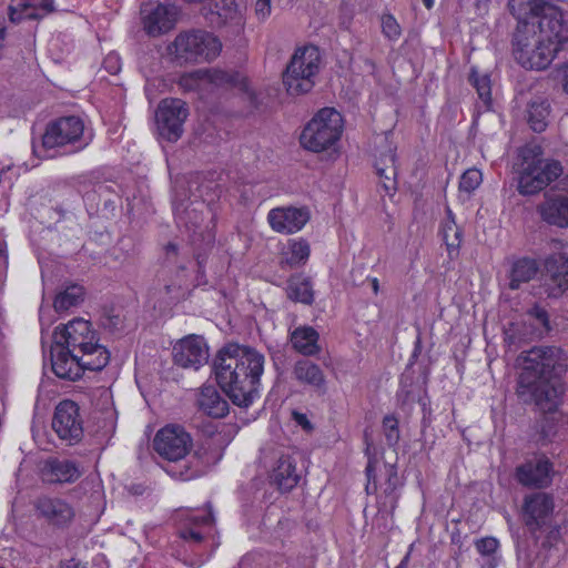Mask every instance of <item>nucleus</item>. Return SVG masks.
I'll list each match as a JSON object with an SVG mask.
<instances>
[{"label":"nucleus","instance_id":"nucleus-56","mask_svg":"<svg viewBox=\"0 0 568 568\" xmlns=\"http://www.w3.org/2000/svg\"><path fill=\"white\" fill-rule=\"evenodd\" d=\"M165 250H166V253L168 254H176L178 253V246L173 243H169L166 246H165Z\"/></svg>","mask_w":568,"mask_h":568},{"label":"nucleus","instance_id":"nucleus-38","mask_svg":"<svg viewBox=\"0 0 568 568\" xmlns=\"http://www.w3.org/2000/svg\"><path fill=\"white\" fill-rule=\"evenodd\" d=\"M469 82L476 89L479 98L485 102H490L491 88L488 74H479L475 69H471L469 74Z\"/></svg>","mask_w":568,"mask_h":568},{"label":"nucleus","instance_id":"nucleus-10","mask_svg":"<svg viewBox=\"0 0 568 568\" xmlns=\"http://www.w3.org/2000/svg\"><path fill=\"white\" fill-rule=\"evenodd\" d=\"M98 353L94 358H88L53 342L51 346L52 371L60 378L77 381L82 377L85 369L101 371L105 367L103 352L98 351Z\"/></svg>","mask_w":568,"mask_h":568},{"label":"nucleus","instance_id":"nucleus-55","mask_svg":"<svg viewBox=\"0 0 568 568\" xmlns=\"http://www.w3.org/2000/svg\"><path fill=\"white\" fill-rule=\"evenodd\" d=\"M6 260L0 255V282L3 280L6 275Z\"/></svg>","mask_w":568,"mask_h":568},{"label":"nucleus","instance_id":"nucleus-59","mask_svg":"<svg viewBox=\"0 0 568 568\" xmlns=\"http://www.w3.org/2000/svg\"><path fill=\"white\" fill-rule=\"evenodd\" d=\"M4 36H6V31L3 28H0V50L2 49L3 47V41H4Z\"/></svg>","mask_w":568,"mask_h":568},{"label":"nucleus","instance_id":"nucleus-29","mask_svg":"<svg viewBox=\"0 0 568 568\" xmlns=\"http://www.w3.org/2000/svg\"><path fill=\"white\" fill-rule=\"evenodd\" d=\"M320 334L312 326H300L291 333L292 347L304 356H315L321 352Z\"/></svg>","mask_w":568,"mask_h":568},{"label":"nucleus","instance_id":"nucleus-28","mask_svg":"<svg viewBox=\"0 0 568 568\" xmlns=\"http://www.w3.org/2000/svg\"><path fill=\"white\" fill-rule=\"evenodd\" d=\"M294 378L301 384L308 385L317 390H324L326 386V378L321 367L303 358L294 364L293 372Z\"/></svg>","mask_w":568,"mask_h":568},{"label":"nucleus","instance_id":"nucleus-44","mask_svg":"<svg viewBox=\"0 0 568 568\" xmlns=\"http://www.w3.org/2000/svg\"><path fill=\"white\" fill-rule=\"evenodd\" d=\"M100 321L102 327L111 333L119 332L123 327V321L120 314H116L113 311H105Z\"/></svg>","mask_w":568,"mask_h":568},{"label":"nucleus","instance_id":"nucleus-46","mask_svg":"<svg viewBox=\"0 0 568 568\" xmlns=\"http://www.w3.org/2000/svg\"><path fill=\"white\" fill-rule=\"evenodd\" d=\"M378 466V460L374 458H369L365 473L367 477L366 491L367 494H375L377 490V480H376V470Z\"/></svg>","mask_w":568,"mask_h":568},{"label":"nucleus","instance_id":"nucleus-40","mask_svg":"<svg viewBox=\"0 0 568 568\" xmlns=\"http://www.w3.org/2000/svg\"><path fill=\"white\" fill-rule=\"evenodd\" d=\"M483 182V174L477 169H468L466 170L459 181V191L471 193L474 192Z\"/></svg>","mask_w":568,"mask_h":568},{"label":"nucleus","instance_id":"nucleus-50","mask_svg":"<svg viewBox=\"0 0 568 568\" xmlns=\"http://www.w3.org/2000/svg\"><path fill=\"white\" fill-rule=\"evenodd\" d=\"M180 537L184 540H192L195 544H200L203 540V536L193 529H183L180 531Z\"/></svg>","mask_w":568,"mask_h":568},{"label":"nucleus","instance_id":"nucleus-6","mask_svg":"<svg viewBox=\"0 0 568 568\" xmlns=\"http://www.w3.org/2000/svg\"><path fill=\"white\" fill-rule=\"evenodd\" d=\"M559 51L558 43L537 36L535 24L518 26L514 34L515 59L526 69H546Z\"/></svg>","mask_w":568,"mask_h":568},{"label":"nucleus","instance_id":"nucleus-49","mask_svg":"<svg viewBox=\"0 0 568 568\" xmlns=\"http://www.w3.org/2000/svg\"><path fill=\"white\" fill-rule=\"evenodd\" d=\"M255 13L260 20H265L271 13V0H256Z\"/></svg>","mask_w":568,"mask_h":568},{"label":"nucleus","instance_id":"nucleus-14","mask_svg":"<svg viewBox=\"0 0 568 568\" xmlns=\"http://www.w3.org/2000/svg\"><path fill=\"white\" fill-rule=\"evenodd\" d=\"M84 125L78 116H64L50 123L42 136L44 149L61 148L77 142L83 134Z\"/></svg>","mask_w":568,"mask_h":568},{"label":"nucleus","instance_id":"nucleus-52","mask_svg":"<svg viewBox=\"0 0 568 568\" xmlns=\"http://www.w3.org/2000/svg\"><path fill=\"white\" fill-rule=\"evenodd\" d=\"M496 566H497V560H496L495 556L486 557V561L483 562V565H481L483 568H496Z\"/></svg>","mask_w":568,"mask_h":568},{"label":"nucleus","instance_id":"nucleus-3","mask_svg":"<svg viewBox=\"0 0 568 568\" xmlns=\"http://www.w3.org/2000/svg\"><path fill=\"white\" fill-rule=\"evenodd\" d=\"M193 446L191 435L184 427L170 424L159 429L153 438V448L156 454L170 465L165 471L181 480H190L200 475V468L192 462L185 460Z\"/></svg>","mask_w":568,"mask_h":568},{"label":"nucleus","instance_id":"nucleus-63","mask_svg":"<svg viewBox=\"0 0 568 568\" xmlns=\"http://www.w3.org/2000/svg\"><path fill=\"white\" fill-rule=\"evenodd\" d=\"M557 535H558V530H552V531L550 532V537H551V538H555Z\"/></svg>","mask_w":568,"mask_h":568},{"label":"nucleus","instance_id":"nucleus-21","mask_svg":"<svg viewBox=\"0 0 568 568\" xmlns=\"http://www.w3.org/2000/svg\"><path fill=\"white\" fill-rule=\"evenodd\" d=\"M53 11V0H13L9 7V19L13 23L38 20Z\"/></svg>","mask_w":568,"mask_h":568},{"label":"nucleus","instance_id":"nucleus-33","mask_svg":"<svg viewBox=\"0 0 568 568\" xmlns=\"http://www.w3.org/2000/svg\"><path fill=\"white\" fill-rule=\"evenodd\" d=\"M550 103L542 98L531 100L527 105V122L535 132H544L548 125Z\"/></svg>","mask_w":568,"mask_h":568},{"label":"nucleus","instance_id":"nucleus-5","mask_svg":"<svg viewBox=\"0 0 568 568\" xmlns=\"http://www.w3.org/2000/svg\"><path fill=\"white\" fill-rule=\"evenodd\" d=\"M222 50L220 39L205 30L180 32L166 47L171 60L179 65L214 60Z\"/></svg>","mask_w":568,"mask_h":568},{"label":"nucleus","instance_id":"nucleus-31","mask_svg":"<svg viewBox=\"0 0 568 568\" xmlns=\"http://www.w3.org/2000/svg\"><path fill=\"white\" fill-rule=\"evenodd\" d=\"M539 266L532 258L524 257L513 263L509 272V288L518 290L525 283L531 281L538 273Z\"/></svg>","mask_w":568,"mask_h":568},{"label":"nucleus","instance_id":"nucleus-23","mask_svg":"<svg viewBox=\"0 0 568 568\" xmlns=\"http://www.w3.org/2000/svg\"><path fill=\"white\" fill-rule=\"evenodd\" d=\"M550 470L548 459L527 462L517 468V479L525 486L544 487L550 483Z\"/></svg>","mask_w":568,"mask_h":568},{"label":"nucleus","instance_id":"nucleus-37","mask_svg":"<svg viewBox=\"0 0 568 568\" xmlns=\"http://www.w3.org/2000/svg\"><path fill=\"white\" fill-rule=\"evenodd\" d=\"M310 253L311 248L307 241L303 239L290 241L288 250L285 253V257L282 260V263L291 267L298 266L306 263L310 257Z\"/></svg>","mask_w":568,"mask_h":568},{"label":"nucleus","instance_id":"nucleus-48","mask_svg":"<svg viewBox=\"0 0 568 568\" xmlns=\"http://www.w3.org/2000/svg\"><path fill=\"white\" fill-rule=\"evenodd\" d=\"M536 429L538 433L536 440L542 444H545L552 435V427L548 425V419L546 417H542L536 423Z\"/></svg>","mask_w":568,"mask_h":568},{"label":"nucleus","instance_id":"nucleus-36","mask_svg":"<svg viewBox=\"0 0 568 568\" xmlns=\"http://www.w3.org/2000/svg\"><path fill=\"white\" fill-rule=\"evenodd\" d=\"M204 81L206 85L236 87L244 82V78L239 72L213 69L204 70Z\"/></svg>","mask_w":568,"mask_h":568},{"label":"nucleus","instance_id":"nucleus-22","mask_svg":"<svg viewBox=\"0 0 568 568\" xmlns=\"http://www.w3.org/2000/svg\"><path fill=\"white\" fill-rule=\"evenodd\" d=\"M37 509L42 517L55 526H64L69 524L74 516L72 507L60 498H39L37 501Z\"/></svg>","mask_w":568,"mask_h":568},{"label":"nucleus","instance_id":"nucleus-62","mask_svg":"<svg viewBox=\"0 0 568 568\" xmlns=\"http://www.w3.org/2000/svg\"><path fill=\"white\" fill-rule=\"evenodd\" d=\"M111 62H118V59L116 57H113V55H109L105 60V64H109Z\"/></svg>","mask_w":568,"mask_h":568},{"label":"nucleus","instance_id":"nucleus-34","mask_svg":"<svg viewBox=\"0 0 568 568\" xmlns=\"http://www.w3.org/2000/svg\"><path fill=\"white\" fill-rule=\"evenodd\" d=\"M440 233L443 241L446 244L449 258H457L459 255L463 232L454 221L449 209L447 210V219L442 224Z\"/></svg>","mask_w":568,"mask_h":568},{"label":"nucleus","instance_id":"nucleus-53","mask_svg":"<svg viewBox=\"0 0 568 568\" xmlns=\"http://www.w3.org/2000/svg\"><path fill=\"white\" fill-rule=\"evenodd\" d=\"M295 420L302 425L303 427H308L310 422L307 420L306 416L304 414H297L295 413Z\"/></svg>","mask_w":568,"mask_h":568},{"label":"nucleus","instance_id":"nucleus-18","mask_svg":"<svg viewBox=\"0 0 568 568\" xmlns=\"http://www.w3.org/2000/svg\"><path fill=\"white\" fill-rule=\"evenodd\" d=\"M385 145L379 150L375 161L376 174L379 183L387 194H392L397 189V166L394 148L384 139Z\"/></svg>","mask_w":568,"mask_h":568},{"label":"nucleus","instance_id":"nucleus-19","mask_svg":"<svg viewBox=\"0 0 568 568\" xmlns=\"http://www.w3.org/2000/svg\"><path fill=\"white\" fill-rule=\"evenodd\" d=\"M538 18L537 36L547 42L548 40L557 42L558 49L560 50L566 41L561 12L547 2L545 4V11H541Z\"/></svg>","mask_w":568,"mask_h":568},{"label":"nucleus","instance_id":"nucleus-11","mask_svg":"<svg viewBox=\"0 0 568 568\" xmlns=\"http://www.w3.org/2000/svg\"><path fill=\"white\" fill-rule=\"evenodd\" d=\"M189 116L184 101L176 98L163 99L156 109L155 121L159 134L170 141H178L183 134V124Z\"/></svg>","mask_w":568,"mask_h":568},{"label":"nucleus","instance_id":"nucleus-24","mask_svg":"<svg viewBox=\"0 0 568 568\" xmlns=\"http://www.w3.org/2000/svg\"><path fill=\"white\" fill-rule=\"evenodd\" d=\"M538 212L544 221L559 227L568 226V195H546Z\"/></svg>","mask_w":568,"mask_h":568},{"label":"nucleus","instance_id":"nucleus-41","mask_svg":"<svg viewBox=\"0 0 568 568\" xmlns=\"http://www.w3.org/2000/svg\"><path fill=\"white\" fill-rule=\"evenodd\" d=\"M383 432L389 447H394L398 444L400 435L398 420L395 416L387 415L383 418Z\"/></svg>","mask_w":568,"mask_h":568},{"label":"nucleus","instance_id":"nucleus-26","mask_svg":"<svg viewBox=\"0 0 568 568\" xmlns=\"http://www.w3.org/2000/svg\"><path fill=\"white\" fill-rule=\"evenodd\" d=\"M271 478L281 490H292L300 480L294 458L290 455H281L273 468Z\"/></svg>","mask_w":568,"mask_h":568},{"label":"nucleus","instance_id":"nucleus-13","mask_svg":"<svg viewBox=\"0 0 568 568\" xmlns=\"http://www.w3.org/2000/svg\"><path fill=\"white\" fill-rule=\"evenodd\" d=\"M541 286L548 298H560L568 292V255L557 253L545 260Z\"/></svg>","mask_w":568,"mask_h":568},{"label":"nucleus","instance_id":"nucleus-51","mask_svg":"<svg viewBox=\"0 0 568 568\" xmlns=\"http://www.w3.org/2000/svg\"><path fill=\"white\" fill-rule=\"evenodd\" d=\"M191 521L194 525H210L213 521V516L211 513L200 516V517H193Z\"/></svg>","mask_w":568,"mask_h":568},{"label":"nucleus","instance_id":"nucleus-30","mask_svg":"<svg viewBox=\"0 0 568 568\" xmlns=\"http://www.w3.org/2000/svg\"><path fill=\"white\" fill-rule=\"evenodd\" d=\"M45 473L52 483H73L81 475L74 462L58 458L47 462Z\"/></svg>","mask_w":568,"mask_h":568},{"label":"nucleus","instance_id":"nucleus-17","mask_svg":"<svg viewBox=\"0 0 568 568\" xmlns=\"http://www.w3.org/2000/svg\"><path fill=\"white\" fill-rule=\"evenodd\" d=\"M308 220V211L296 207H276L271 210L267 215L271 227L284 234L298 232Z\"/></svg>","mask_w":568,"mask_h":568},{"label":"nucleus","instance_id":"nucleus-20","mask_svg":"<svg viewBox=\"0 0 568 568\" xmlns=\"http://www.w3.org/2000/svg\"><path fill=\"white\" fill-rule=\"evenodd\" d=\"M524 514L526 525L530 528L539 527L554 510L552 497L546 493H534L525 497Z\"/></svg>","mask_w":568,"mask_h":568},{"label":"nucleus","instance_id":"nucleus-64","mask_svg":"<svg viewBox=\"0 0 568 568\" xmlns=\"http://www.w3.org/2000/svg\"><path fill=\"white\" fill-rule=\"evenodd\" d=\"M65 568H79V564H75L72 567L68 565Z\"/></svg>","mask_w":568,"mask_h":568},{"label":"nucleus","instance_id":"nucleus-1","mask_svg":"<svg viewBox=\"0 0 568 568\" xmlns=\"http://www.w3.org/2000/svg\"><path fill=\"white\" fill-rule=\"evenodd\" d=\"M519 373L516 395L526 405L534 404L544 414L555 413L564 402V376L567 365L560 352L550 346H537L521 352L516 359Z\"/></svg>","mask_w":568,"mask_h":568},{"label":"nucleus","instance_id":"nucleus-8","mask_svg":"<svg viewBox=\"0 0 568 568\" xmlns=\"http://www.w3.org/2000/svg\"><path fill=\"white\" fill-rule=\"evenodd\" d=\"M321 53L315 45L300 48L293 54L283 74V83L292 95L310 92L314 84V78L320 71Z\"/></svg>","mask_w":568,"mask_h":568},{"label":"nucleus","instance_id":"nucleus-35","mask_svg":"<svg viewBox=\"0 0 568 568\" xmlns=\"http://www.w3.org/2000/svg\"><path fill=\"white\" fill-rule=\"evenodd\" d=\"M84 300V288L78 284L68 285L55 295L53 307L55 312H64L80 305Z\"/></svg>","mask_w":568,"mask_h":568},{"label":"nucleus","instance_id":"nucleus-9","mask_svg":"<svg viewBox=\"0 0 568 568\" xmlns=\"http://www.w3.org/2000/svg\"><path fill=\"white\" fill-rule=\"evenodd\" d=\"M53 341L88 358H94L99 354L98 351H101L105 356V366L110 361V353L98 343L97 333L91 329L90 322L82 318H75L63 327H57Z\"/></svg>","mask_w":568,"mask_h":568},{"label":"nucleus","instance_id":"nucleus-7","mask_svg":"<svg viewBox=\"0 0 568 568\" xmlns=\"http://www.w3.org/2000/svg\"><path fill=\"white\" fill-rule=\"evenodd\" d=\"M342 132V114L333 108H324L306 124L300 141L304 149L322 152L333 146L341 139Z\"/></svg>","mask_w":568,"mask_h":568},{"label":"nucleus","instance_id":"nucleus-25","mask_svg":"<svg viewBox=\"0 0 568 568\" xmlns=\"http://www.w3.org/2000/svg\"><path fill=\"white\" fill-rule=\"evenodd\" d=\"M207 18L212 24L226 26L229 23L242 26V17L235 0H207Z\"/></svg>","mask_w":568,"mask_h":568},{"label":"nucleus","instance_id":"nucleus-47","mask_svg":"<svg viewBox=\"0 0 568 568\" xmlns=\"http://www.w3.org/2000/svg\"><path fill=\"white\" fill-rule=\"evenodd\" d=\"M527 315L536 320L544 328L549 329V316L544 307L534 305L528 310Z\"/></svg>","mask_w":568,"mask_h":568},{"label":"nucleus","instance_id":"nucleus-4","mask_svg":"<svg viewBox=\"0 0 568 568\" xmlns=\"http://www.w3.org/2000/svg\"><path fill=\"white\" fill-rule=\"evenodd\" d=\"M518 192L532 195L562 174V165L556 160H544L541 148L528 144L519 151Z\"/></svg>","mask_w":568,"mask_h":568},{"label":"nucleus","instance_id":"nucleus-45","mask_svg":"<svg viewBox=\"0 0 568 568\" xmlns=\"http://www.w3.org/2000/svg\"><path fill=\"white\" fill-rule=\"evenodd\" d=\"M477 551L484 557H493L498 549L499 542L494 537H485L475 542Z\"/></svg>","mask_w":568,"mask_h":568},{"label":"nucleus","instance_id":"nucleus-58","mask_svg":"<svg viewBox=\"0 0 568 568\" xmlns=\"http://www.w3.org/2000/svg\"><path fill=\"white\" fill-rule=\"evenodd\" d=\"M511 329L505 332V342L508 343L509 345L515 344V336L509 333Z\"/></svg>","mask_w":568,"mask_h":568},{"label":"nucleus","instance_id":"nucleus-16","mask_svg":"<svg viewBox=\"0 0 568 568\" xmlns=\"http://www.w3.org/2000/svg\"><path fill=\"white\" fill-rule=\"evenodd\" d=\"M143 30L150 37H159L172 30L179 17V9L173 4L159 3L148 11L142 8Z\"/></svg>","mask_w":568,"mask_h":568},{"label":"nucleus","instance_id":"nucleus-12","mask_svg":"<svg viewBox=\"0 0 568 568\" xmlns=\"http://www.w3.org/2000/svg\"><path fill=\"white\" fill-rule=\"evenodd\" d=\"M52 429L61 440L77 444L83 436V419L78 404L70 399L60 402L52 417Z\"/></svg>","mask_w":568,"mask_h":568},{"label":"nucleus","instance_id":"nucleus-15","mask_svg":"<svg viewBox=\"0 0 568 568\" xmlns=\"http://www.w3.org/2000/svg\"><path fill=\"white\" fill-rule=\"evenodd\" d=\"M209 359V347L200 335L181 338L173 347V362L182 368L197 371Z\"/></svg>","mask_w":568,"mask_h":568},{"label":"nucleus","instance_id":"nucleus-39","mask_svg":"<svg viewBox=\"0 0 568 568\" xmlns=\"http://www.w3.org/2000/svg\"><path fill=\"white\" fill-rule=\"evenodd\" d=\"M178 84L183 91H200L205 89L204 70L183 74Z\"/></svg>","mask_w":568,"mask_h":568},{"label":"nucleus","instance_id":"nucleus-43","mask_svg":"<svg viewBox=\"0 0 568 568\" xmlns=\"http://www.w3.org/2000/svg\"><path fill=\"white\" fill-rule=\"evenodd\" d=\"M383 468V475L385 477L384 493L390 495L396 490L397 486L399 485L397 469L394 465L390 464H384Z\"/></svg>","mask_w":568,"mask_h":568},{"label":"nucleus","instance_id":"nucleus-42","mask_svg":"<svg viewBox=\"0 0 568 568\" xmlns=\"http://www.w3.org/2000/svg\"><path fill=\"white\" fill-rule=\"evenodd\" d=\"M382 31L383 34L390 41H396L402 34V28L397 20L392 14H384L382 17Z\"/></svg>","mask_w":568,"mask_h":568},{"label":"nucleus","instance_id":"nucleus-32","mask_svg":"<svg viewBox=\"0 0 568 568\" xmlns=\"http://www.w3.org/2000/svg\"><path fill=\"white\" fill-rule=\"evenodd\" d=\"M286 294L293 302L311 305L314 301L311 278L302 274L292 275L287 281Z\"/></svg>","mask_w":568,"mask_h":568},{"label":"nucleus","instance_id":"nucleus-2","mask_svg":"<svg viewBox=\"0 0 568 568\" xmlns=\"http://www.w3.org/2000/svg\"><path fill=\"white\" fill-rule=\"evenodd\" d=\"M264 362L263 354L237 344H229L217 353L213 365L215 378L234 405L246 408L253 404Z\"/></svg>","mask_w":568,"mask_h":568},{"label":"nucleus","instance_id":"nucleus-61","mask_svg":"<svg viewBox=\"0 0 568 568\" xmlns=\"http://www.w3.org/2000/svg\"><path fill=\"white\" fill-rule=\"evenodd\" d=\"M425 7L430 9L434 6V0H423Z\"/></svg>","mask_w":568,"mask_h":568},{"label":"nucleus","instance_id":"nucleus-57","mask_svg":"<svg viewBox=\"0 0 568 568\" xmlns=\"http://www.w3.org/2000/svg\"><path fill=\"white\" fill-rule=\"evenodd\" d=\"M371 283H372V288H373V292L374 294H377L378 291H379V283H378V280L376 277H373L371 280Z\"/></svg>","mask_w":568,"mask_h":568},{"label":"nucleus","instance_id":"nucleus-54","mask_svg":"<svg viewBox=\"0 0 568 568\" xmlns=\"http://www.w3.org/2000/svg\"><path fill=\"white\" fill-rule=\"evenodd\" d=\"M564 90L568 93V62L562 65Z\"/></svg>","mask_w":568,"mask_h":568},{"label":"nucleus","instance_id":"nucleus-27","mask_svg":"<svg viewBox=\"0 0 568 568\" xmlns=\"http://www.w3.org/2000/svg\"><path fill=\"white\" fill-rule=\"evenodd\" d=\"M197 405L203 413L213 418H222L229 413L227 400L212 385L201 387Z\"/></svg>","mask_w":568,"mask_h":568},{"label":"nucleus","instance_id":"nucleus-60","mask_svg":"<svg viewBox=\"0 0 568 568\" xmlns=\"http://www.w3.org/2000/svg\"><path fill=\"white\" fill-rule=\"evenodd\" d=\"M110 70L112 73H116L120 70V67L118 65L116 62H114V65H113V63H110Z\"/></svg>","mask_w":568,"mask_h":568}]
</instances>
